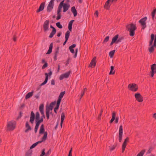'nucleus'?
I'll use <instances>...</instances> for the list:
<instances>
[{
  "mask_svg": "<svg viewBox=\"0 0 156 156\" xmlns=\"http://www.w3.org/2000/svg\"><path fill=\"white\" fill-rule=\"evenodd\" d=\"M149 45L151 47L149 48V51L151 52L153 51L154 47L156 46V34L154 36V34H151Z\"/></svg>",
  "mask_w": 156,
  "mask_h": 156,
  "instance_id": "nucleus-1",
  "label": "nucleus"
},
{
  "mask_svg": "<svg viewBox=\"0 0 156 156\" xmlns=\"http://www.w3.org/2000/svg\"><path fill=\"white\" fill-rule=\"evenodd\" d=\"M127 30L129 32V34L131 36H133L135 34V30L136 29V24L133 23L128 24L126 26Z\"/></svg>",
  "mask_w": 156,
  "mask_h": 156,
  "instance_id": "nucleus-2",
  "label": "nucleus"
},
{
  "mask_svg": "<svg viewBox=\"0 0 156 156\" xmlns=\"http://www.w3.org/2000/svg\"><path fill=\"white\" fill-rule=\"evenodd\" d=\"M40 114L39 112H37L36 114L35 121L36 122V126L34 129V131L36 133L37 131L39 126L41 123L43 121L42 119L41 120H39Z\"/></svg>",
  "mask_w": 156,
  "mask_h": 156,
  "instance_id": "nucleus-3",
  "label": "nucleus"
},
{
  "mask_svg": "<svg viewBox=\"0 0 156 156\" xmlns=\"http://www.w3.org/2000/svg\"><path fill=\"white\" fill-rule=\"evenodd\" d=\"M16 122L14 121L9 122L7 124V130L12 131L15 129L16 127Z\"/></svg>",
  "mask_w": 156,
  "mask_h": 156,
  "instance_id": "nucleus-4",
  "label": "nucleus"
},
{
  "mask_svg": "<svg viewBox=\"0 0 156 156\" xmlns=\"http://www.w3.org/2000/svg\"><path fill=\"white\" fill-rule=\"evenodd\" d=\"M47 133H45L44 134V135L43 136L41 139V141H38V142L32 144L31 146L30 147V149H32V148L35 147L38 144L40 143L43 141H45L47 137Z\"/></svg>",
  "mask_w": 156,
  "mask_h": 156,
  "instance_id": "nucleus-5",
  "label": "nucleus"
},
{
  "mask_svg": "<svg viewBox=\"0 0 156 156\" xmlns=\"http://www.w3.org/2000/svg\"><path fill=\"white\" fill-rule=\"evenodd\" d=\"M48 71L49 72L48 73H45V80L40 85V86L44 85L46 84L48 80V76L50 77L51 76L52 74V72L50 69H48Z\"/></svg>",
  "mask_w": 156,
  "mask_h": 156,
  "instance_id": "nucleus-6",
  "label": "nucleus"
},
{
  "mask_svg": "<svg viewBox=\"0 0 156 156\" xmlns=\"http://www.w3.org/2000/svg\"><path fill=\"white\" fill-rule=\"evenodd\" d=\"M119 35L117 34L115 36L112 38V42L110 44L111 45L114 43H118L119 42H120L121 41V39L119 38Z\"/></svg>",
  "mask_w": 156,
  "mask_h": 156,
  "instance_id": "nucleus-7",
  "label": "nucleus"
},
{
  "mask_svg": "<svg viewBox=\"0 0 156 156\" xmlns=\"http://www.w3.org/2000/svg\"><path fill=\"white\" fill-rule=\"evenodd\" d=\"M128 88L130 90L133 91H136L138 89L137 85L134 83L129 84Z\"/></svg>",
  "mask_w": 156,
  "mask_h": 156,
  "instance_id": "nucleus-8",
  "label": "nucleus"
},
{
  "mask_svg": "<svg viewBox=\"0 0 156 156\" xmlns=\"http://www.w3.org/2000/svg\"><path fill=\"white\" fill-rule=\"evenodd\" d=\"M49 21L46 20L45 21L43 24V27L44 32L48 31L49 30Z\"/></svg>",
  "mask_w": 156,
  "mask_h": 156,
  "instance_id": "nucleus-9",
  "label": "nucleus"
},
{
  "mask_svg": "<svg viewBox=\"0 0 156 156\" xmlns=\"http://www.w3.org/2000/svg\"><path fill=\"white\" fill-rule=\"evenodd\" d=\"M147 19V17H145L142 18L139 21V22L141 24L143 29H144L146 27V26L145 22Z\"/></svg>",
  "mask_w": 156,
  "mask_h": 156,
  "instance_id": "nucleus-10",
  "label": "nucleus"
},
{
  "mask_svg": "<svg viewBox=\"0 0 156 156\" xmlns=\"http://www.w3.org/2000/svg\"><path fill=\"white\" fill-rule=\"evenodd\" d=\"M55 0H51L49 2L47 7L48 12H50L53 8Z\"/></svg>",
  "mask_w": 156,
  "mask_h": 156,
  "instance_id": "nucleus-11",
  "label": "nucleus"
},
{
  "mask_svg": "<svg viewBox=\"0 0 156 156\" xmlns=\"http://www.w3.org/2000/svg\"><path fill=\"white\" fill-rule=\"evenodd\" d=\"M55 0H51L49 2L47 7L48 12H50L53 8Z\"/></svg>",
  "mask_w": 156,
  "mask_h": 156,
  "instance_id": "nucleus-12",
  "label": "nucleus"
},
{
  "mask_svg": "<svg viewBox=\"0 0 156 156\" xmlns=\"http://www.w3.org/2000/svg\"><path fill=\"white\" fill-rule=\"evenodd\" d=\"M123 134L122 126V125L119 126V140L121 142L122 139Z\"/></svg>",
  "mask_w": 156,
  "mask_h": 156,
  "instance_id": "nucleus-13",
  "label": "nucleus"
},
{
  "mask_svg": "<svg viewBox=\"0 0 156 156\" xmlns=\"http://www.w3.org/2000/svg\"><path fill=\"white\" fill-rule=\"evenodd\" d=\"M136 100L139 102H142L143 101V98L140 94L138 93H136L135 95Z\"/></svg>",
  "mask_w": 156,
  "mask_h": 156,
  "instance_id": "nucleus-14",
  "label": "nucleus"
},
{
  "mask_svg": "<svg viewBox=\"0 0 156 156\" xmlns=\"http://www.w3.org/2000/svg\"><path fill=\"white\" fill-rule=\"evenodd\" d=\"M70 72L69 71L61 75L59 77V79L61 80L63 79L67 78H68L70 74Z\"/></svg>",
  "mask_w": 156,
  "mask_h": 156,
  "instance_id": "nucleus-15",
  "label": "nucleus"
},
{
  "mask_svg": "<svg viewBox=\"0 0 156 156\" xmlns=\"http://www.w3.org/2000/svg\"><path fill=\"white\" fill-rule=\"evenodd\" d=\"M62 2H63V3L62 5V7H63V12H65L68 10L70 7V5L68 4L64 3V1H62Z\"/></svg>",
  "mask_w": 156,
  "mask_h": 156,
  "instance_id": "nucleus-16",
  "label": "nucleus"
},
{
  "mask_svg": "<svg viewBox=\"0 0 156 156\" xmlns=\"http://www.w3.org/2000/svg\"><path fill=\"white\" fill-rule=\"evenodd\" d=\"M96 57H94L92 59L91 62L90 63L89 67H95L96 65Z\"/></svg>",
  "mask_w": 156,
  "mask_h": 156,
  "instance_id": "nucleus-17",
  "label": "nucleus"
},
{
  "mask_svg": "<svg viewBox=\"0 0 156 156\" xmlns=\"http://www.w3.org/2000/svg\"><path fill=\"white\" fill-rule=\"evenodd\" d=\"M35 119V114L32 111L31 113L30 119V122L32 124L34 122Z\"/></svg>",
  "mask_w": 156,
  "mask_h": 156,
  "instance_id": "nucleus-18",
  "label": "nucleus"
},
{
  "mask_svg": "<svg viewBox=\"0 0 156 156\" xmlns=\"http://www.w3.org/2000/svg\"><path fill=\"white\" fill-rule=\"evenodd\" d=\"M70 32L69 31H67L65 34L66 40L63 43V45H64L66 43L69 36Z\"/></svg>",
  "mask_w": 156,
  "mask_h": 156,
  "instance_id": "nucleus-19",
  "label": "nucleus"
},
{
  "mask_svg": "<svg viewBox=\"0 0 156 156\" xmlns=\"http://www.w3.org/2000/svg\"><path fill=\"white\" fill-rule=\"evenodd\" d=\"M26 127L27 129L25 130V132L26 133H27L29 130H31V128L30 126L29 123L28 122H26Z\"/></svg>",
  "mask_w": 156,
  "mask_h": 156,
  "instance_id": "nucleus-20",
  "label": "nucleus"
},
{
  "mask_svg": "<svg viewBox=\"0 0 156 156\" xmlns=\"http://www.w3.org/2000/svg\"><path fill=\"white\" fill-rule=\"evenodd\" d=\"M110 2H112L111 0H108L106 2L105 5V8L107 9H108L110 7Z\"/></svg>",
  "mask_w": 156,
  "mask_h": 156,
  "instance_id": "nucleus-21",
  "label": "nucleus"
},
{
  "mask_svg": "<svg viewBox=\"0 0 156 156\" xmlns=\"http://www.w3.org/2000/svg\"><path fill=\"white\" fill-rule=\"evenodd\" d=\"M65 93V91L62 92L60 93L59 95L58 98L57 100V102H59L60 103L61 99L62 97H63V96L64 94Z\"/></svg>",
  "mask_w": 156,
  "mask_h": 156,
  "instance_id": "nucleus-22",
  "label": "nucleus"
},
{
  "mask_svg": "<svg viewBox=\"0 0 156 156\" xmlns=\"http://www.w3.org/2000/svg\"><path fill=\"white\" fill-rule=\"evenodd\" d=\"M45 133H47L46 132H44V126L43 124H42L39 130V133L40 134H41L44 133V134Z\"/></svg>",
  "mask_w": 156,
  "mask_h": 156,
  "instance_id": "nucleus-23",
  "label": "nucleus"
},
{
  "mask_svg": "<svg viewBox=\"0 0 156 156\" xmlns=\"http://www.w3.org/2000/svg\"><path fill=\"white\" fill-rule=\"evenodd\" d=\"M44 3H42L41 4L39 9L37 10V12H38L40 11L43 10L44 8Z\"/></svg>",
  "mask_w": 156,
  "mask_h": 156,
  "instance_id": "nucleus-24",
  "label": "nucleus"
},
{
  "mask_svg": "<svg viewBox=\"0 0 156 156\" xmlns=\"http://www.w3.org/2000/svg\"><path fill=\"white\" fill-rule=\"evenodd\" d=\"M50 153V151H49L46 153L45 152V149H43L42 151V153L40 156H48Z\"/></svg>",
  "mask_w": 156,
  "mask_h": 156,
  "instance_id": "nucleus-25",
  "label": "nucleus"
},
{
  "mask_svg": "<svg viewBox=\"0 0 156 156\" xmlns=\"http://www.w3.org/2000/svg\"><path fill=\"white\" fill-rule=\"evenodd\" d=\"M116 114V113L115 112H113L112 113V117L110 122V123H112L115 119Z\"/></svg>",
  "mask_w": 156,
  "mask_h": 156,
  "instance_id": "nucleus-26",
  "label": "nucleus"
},
{
  "mask_svg": "<svg viewBox=\"0 0 156 156\" xmlns=\"http://www.w3.org/2000/svg\"><path fill=\"white\" fill-rule=\"evenodd\" d=\"M71 11L73 13L74 16H76L77 14V12L76 10V9L75 7H73L71 8Z\"/></svg>",
  "mask_w": 156,
  "mask_h": 156,
  "instance_id": "nucleus-27",
  "label": "nucleus"
},
{
  "mask_svg": "<svg viewBox=\"0 0 156 156\" xmlns=\"http://www.w3.org/2000/svg\"><path fill=\"white\" fill-rule=\"evenodd\" d=\"M63 3V2H62L60 4L58 7V9L57 11V14H60V12L61 11V9L62 8V5Z\"/></svg>",
  "mask_w": 156,
  "mask_h": 156,
  "instance_id": "nucleus-28",
  "label": "nucleus"
},
{
  "mask_svg": "<svg viewBox=\"0 0 156 156\" xmlns=\"http://www.w3.org/2000/svg\"><path fill=\"white\" fill-rule=\"evenodd\" d=\"M53 47V44L52 43H51L50 45L49 49L48 50V51L47 53V54H50L51 53L52 51V48Z\"/></svg>",
  "mask_w": 156,
  "mask_h": 156,
  "instance_id": "nucleus-29",
  "label": "nucleus"
},
{
  "mask_svg": "<svg viewBox=\"0 0 156 156\" xmlns=\"http://www.w3.org/2000/svg\"><path fill=\"white\" fill-rule=\"evenodd\" d=\"M74 21V20H72L69 23V26H68V28H69V30L70 31H71V30H72V26L73 22Z\"/></svg>",
  "mask_w": 156,
  "mask_h": 156,
  "instance_id": "nucleus-30",
  "label": "nucleus"
},
{
  "mask_svg": "<svg viewBox=\"0 0 156 156\" xmlns=\"http://www.w3.org/2000/svg\"><path fill=\"white\" fill-rule=\"evenodd\" d=\"M115 73V71L114 70V67L113 66H112L111 67V69L109 74H113Z\"/></svg>",
  "mask_w": 156,
  "mask_h": 156,
  "instance_id": "nucleus-31",
  "label": "nucleus"
},
{
  "mask_svg": "<svg viewBox=\"0 0 156 156\" xmlns=\"http://www.w3.org/2000/svg\"><path fill=\"white\" fill-rule=\"evenodd\" d=\"M127 143L124 142L122 145V152H123L125 150V148L126 147Z\"/></svg>",
  "mask_w": 156,
  "mask_h": 156,
  "instance_id": "nucleus-32",
  "label": "nucleus"
},
{
  "mask_svg": "<svg viewBox=\"0 0 156 156\" xmlns=\"http://www.w3.org/2000/svg\"><path fill=\"white\" fill-rule=\"evenodd\" d=\"M151 71H156V64H153L151 65Z\"/></svg>",
  "mask_w": 156,
  "mask_h": 156,
  "instance_id": "nucleus-33",
  "label": "nucleus"
},
{
  "mask_svg": "<svg viewBox=\"0 0 156 156\" xmlns=\"http://www.w3.org/2000/svg\"><path fill=\"white\" fill-rule=\"evenodd\" d=\"M56 32V30L55 29H54V30H53L52 31L49 37L50 38L52 37H53V35L55 34Z\"/></svg>",
  "mask_w": 156,
  "mask_h": 156,
  "instance_id": "nucleus-34",
  "label": "nucleus"
},
{
  "mask_svg": "<svg viewBox=\"0 0 156 156\" xmlns=\"http://www.w3.org/2000/svg\"><path fill=\"white\" fill-rule=\"evenodd\" d=\"M33 94V92H29L26 95L25 98L26 99H27L30 98L31 96H32Z\"/></svg>",
  "mask_w": 156,
  "mask_h": 156,
  "instance_id": "nucleus-35",
  "label": "nucleus"
},
{
  "mask_svg": "<svg viewBox=\"0 0 156 156\" xmlns=\"http://www.w3.org/2000/svg\"><path fill=\"white\" fill-rule=\"evenodd\" d=\"M60 103L59 102H58L57 101L56 106L54 110V112L55 113H57L56 110L58 109Z\"/></svg>",
  "mask_w": 156,
  "mask_h": 156,
  "instance_id": "nucleus-36",
  "label": "nucleus"
},
{
  "mask_svg": "<svg viewBox=\"0 0 156 156\" xmlns=\"http://www.w3.org/2000/svg\"><path fill=\"white\" fill-rule=\"evenodd\" d=\"M44 106L43 104H41L40 106L39 110L41 113L42 112H44Z\"/></svg>",
  "mask_w": 156,
  "mask_h": 156,
  "instance_id": "nucleus-37",
  "label": "nucleus"
},
{
  "mask_svg": "<svg viewBox=\"0 0 156 156\" xmlns=\"http://www.w3.org/2000/svg\"><path fill=\"white\" fill-rule=\"evenodd\" d=\"M115 51V50H114L111 51L109 53V55L111 58H112L114 55V53Z\"/></svg>",
  "mask_w": 156,
  "mask_h": 156,
  "instance_id": "nucleus-38",
  "label": "nucleus"
},
{
  "mask_svg": "<svg viewBox=\"0 0 156 156\" xmlns=\"http://www.w3.org/2000/svg\"><path fill=\"white\" fill-rule=\"evenodd\" d=\"M145 152V150H144L141 151L140 153H139L136 156H143L144 154V153Z\"/></svg>",
  "mask_w": 156,
  "mask_h": 156,
  "instance_id": "nucleus-39",
  "label": "nucleus"
},
{
  "mask_svg": "<svg viewBox=\"0 0 156 156\" xmlns=\"http://www.w3.org/2000/svg\"><path fill=\"white\" fill-rule=\"evenodd\" d=\"M156 12V9H154L151 13V16L152 19H154L155 17V14Z\"/></svg>",
  "mask_w": 156,
  "mask_h": 156,
  "instance_id": "nucleus-40",
  "label": "nucleus"
},
{
  "mask_svg": "<svg viewBox=\"0 0 156 156\" xmlns=\"http://www.w3.org/2000/svg\"><path fill=\"white\" fill-rule=\"evenodd\" d=\"M65 119V114L64 113L62 112L61 114V121L63 122Z\"/></svg>",
  "mask_w": 156,
  "mask_h": 156,
  "instance_id": "nucleus-41",
  "label": "nucleus"
},
{
  "mask_svg": "<svg viewBox=\"0 0 156 156\" xmlns=\"http://www.w3.org/2000/svg\"><path fill=\"white\" fill-rule=\"evenodd\" d=\"M56 25L59 28H62V26L60 24V22H58L56 23Z\"/></svg>",
  "mask_w": 156,
  "mask_h": 156,
  "instance_id": "nucleus-42",
  "label": "nucleus"
},
{
  "mask_svg": "<svg viewBox=\"0 0 156 156\" xmlns=\"http://www.w3.org/2000/svg\"><path fill=\"white\" fill-rule=\"evenodd\" d=\"M46 114H50V113H51V111H50L49 110L48 108H46Z\"/></svg>",
  "mask_w": 156,
  "mask_h": 156,
  "instance_id": "nucleus-43",
  "label": "nucleus"
},
{
  "mask_svg": "<svg viewBox=\"0 0 156 156\" xmlns=\"http://www.w3.org/2000/svg\"><path fill=\"white\" fill-rule=\"evenodd\" d=\"M109 39V37L107 36L105 39L104 40V42L105 43L106 42H107L108 41Z\"/></svg>",
  "mask_w": 156,
  "mask_h": 156,
  "instance_id": "nucleus-44",
  "label": "nucleus"
},
{
  "mask_svg": "<svg viewBox=\"0 0 156 156\" xmlns=\"http://www.w3.org/2000/svg\"><path fill=\"white\" fill-rule=\"evenodd\" d=\"M41 113V114L42 115V116L41 117V118L40 120H41V119H42L43 120V118H44L45 117L44 114V112H42Z\"/></svg>",
  "mask_w": 156,
  "mask_h": 156,
  "instance_id": "nucleus-45",
  "label": "nucleus"
},
{
  "mask_svg": "<svg viewBox=\"0 0 156 156\" xmlns=\"http://www.w3.org/2000/svg\"><path fill=\"white\" fill-rule=\"evenodd\" d=\"M55 102H53L51 103L50 105V107H53L55 105Z\"/></svg>",
  "mask_w": 156,
  "mask_h": 156,
  "instance_id": "nucleus-46",
  "label": "nucleus"
},
{
  "mask_svg": "<svg viewBox=\"0 0 156 156\" xmlns=\"http://www.w3.org/2000/svg\"><path fill=\"white\" fill-rule=\"evenodd\" d=\"M48 66V64L46 62H45L44 65L42 67V69H44L45 67H47Z\"/></svg>",
  "mask_w": 156,
  "mask_h": 156,
  "instance_id": "nucleus-47",
  "label": "nucleus"
},
{
  "mask_svg": "<svg viewBox=\"0 0 156 156\" xmlns=\"http://www.w3.org/2000/svg\"><path fill=\"white\" fill-rule=\"evenodd\" d=\"M109 147L110 148V151H112L115 148V146L113 145L112 147H110V146H109Z\"/></svg>",
  "mask_w": 156,
  "mask_h": 156,
  "instance_id": "nucleus-48",
  "label": "nucleus"
},
{
  "mask_svg": "<svg viewBox=\"0 0 156 156\" xmlns=\"http://www.w3.org/2000/svg\"><path fill=\"white\" fill-rule=\"evenodd\" d=\"M53 107H50V106H49L48 107H47L46 108H48L49 110L51 111L52 109H53Z\"/></svg>",
  "mask_w": 156,
  "mask_h": 156,
  "instance_id": "nucleus-49",
  "label": "nucleus"
},
{
  "mask_svg": "<svg viewBox=\"0 0 156 156\" xmlns=\"http://www.w3.org/2000/svg\"><path fill=\"white\" fill-rule=\"evenodd\" d=\"M156 73V71H151V76L152 77H153L154 76V74Z\"/></svg>",
  "mask_w": 156,
  "mask_h": 156,
  "instance_id": "nucleus-50",
  "label": "nucleus"
},
{
  "mask_svg": "<svg viewBox=\"0 0 156 156\" xmlns=\"http://www.w3.org/2000/svg\"><path fill=\"white\" fill-rule=\"evenodd\" d=\"M69 49L70 50V51L72 52V53H74L75 52L74 51V49H73V48H69Z\"/></svg>",
  "mask_w": 156,
  "mask_h": 156,
  "instance_id": "nucleus-51",
  "label": "nucleus"
},
{
  "mask_svg": "<svg viewBox=\"0 0 156 156\" xmlns=\"http://www.w3.org/2000/svg\"><path fill=\"white\" fill-rule=\"evenodd\" d=\"M94 15L97 17H98V11H96L94 13Z\"/></svg>",
  "mask_w": 156,
  "mask_h": 156,
  "instance_id": "nucleus-52",
  "label": "nucleus"
},
{
  "mask_svg": "<svg viewBox=\"0 0 156 156\" xmlns=\"http://www.w3.org/2000/svg\"><path fill=\"white\" fill-rule=\"evenodd\" d=\"M57 15H58V16L57 17L56 19L57 20H58L61 18V16L60 14H57Z\"/></svg>",
  "mask_w": 156,
  "mask_h": 156,
  "instance_id": "nucleus-53",
  "label": "nucleus"
},
{
  "mask_svg": "<svg viewBox=\"0 0 156 156\" xmlns=\"http://www.w3.org/2000/svg\"><path fill=\"white\" fill-rule=\"evenodd\" d=\"M78 51V49L77 48L76 50V53L75 55H74V58H76V57L77 53Z\"/></svg>",
  "mask_w": 156,
  "mask_h": 156,
  "instance_id": "nucleus-54",
  "label": "nucleus"
},
{
  "mask_svg": "<svg viewBox=\"0 0 156 156\" xmlns=\"http://www.w3.org/2000/svg\"><path fill=\"white\" fill-rule=\"evenodd\" d=\"M76 46V45L75 44H72L69 47V48H73L75 47Z\"/></svg>",
  "mask_w": 156,
  "mask_h": 156,
  "instance_id": "nucleus-55",
  "label": "nucleus"
},
{
  "mask_svg": "<svg viewBox=\"0 0 156 156\" xmlns=\"http://www.w3.org/2000/svg\"><path fill=\"white\" fill-rule=\"evenodd\" d=\"M115 122L116 123H117L118 122V121H119V117H116V118H115Z\"/></svg>",
  "mask_w": 156,
  "mask_h": 156,
  "instance_id": "nucleus-56",
  "label": "nucleus"
},
{
  "mask_svg": "<svg viewBox=\"0 0 156 156\" xmlns=\"http://www.w3.org/2000/svg\"><path fill=\"white\" fill-rule=\"evenodd\" d=\"M58 53V51H57L56 52V54H55V56H54V59L55 60H56L57 59V55L56 54V53Z\"/></svg>",
  "mask_w": 156,
  "mask_h": 156,
  "instance_id": "nucleus-57",
  "label": "nucleus"
},
{
  "mask_svg": "<svg viewBox=\"0 0 156 156\" xmlns=\"http://www.w3.org/2000/svg\"><path fill=\"white\" fill-rule=\"evenodd\" d=\"M51 85H55V81L54 80H51Z\"/></svg>",
  "mask_w": 156,
  "mask_h": 156,
  "instance_id": "nucleus-58",
  "label": "nucleus"
},
{
  "mask_svg": "<svg viewBox=\"0 0 156 156\" xmlns=\"http://www.w3.org/2000/svg\"><path fill=\"white\" fill-rule=\"evenodd\" d=\"M129 138L128 137H127L124 140V142H126V143H127L129 141Z\"/></svg>",
  "mask_w": 156,
  "mask_h": 156,
  "instance_id": "nucleus-59",
  "label": "nucleus"
},
{
  "mask_svg": "<svg viewBox=\"0 0 156 156\" xmlns=\"http://www.w3.org/2000/svg\"><path fill=\"white\" fill-rule=\"evenodd\" d=\"M102 112H103V110H101V113L98 117V119H100V116H101V115L102 114Z\"/></svg>",
  "mask_w": 156,
  "mask_h": 156,
  "instance_id": "nucleus-60",
  "label": "nucleus"
},
{
  "mask_svg": "<svg viewBox=\"0 0 156 156\" xmlns=\"http://www.w3.org/2000/svg\"><path fill=\"white\" fill-rule=\"evenodd\" d=\"M22 113H21L20 112V115L18 116V118H17V119H19V118H20L21 117V116H22Z\"/></svg>",
  "mask_w": 156,
  "mask_h": 156,
  "instance_id": "nucleus-61",
  "label": "nucleus"
},
{
  "mask_svg": "<svg viewBox=\"0 0 156 156\" xmlns=\"http://www.w3.org/2000/svg\"><path fill=\"white\" fill-rule=\"evenodd\" d=\"M153 117L154 119H156V113H154V114H153Z\"/></svg>",
  "mask_w": 156,
  "mask_h": 156,
  "instance_id": "nucleus-62",
  "label": "nucleus"
},
{
  "mask_svg": "<svg viewBox=\"0 0 156 156\" xmlns=\"http://www.w3.org/2000/svg\"><path fill=\"white\" fill-rule=\"evenodd\" d=\"M61 34H62V33L61 32L58 33L57 34V36L58 37H60V35H61Z\"/></svg>",
  "mask_w": 156,
  "mask_h": 156,
  "instance_id": "nucleus-63",
  "label": "nucleus"
},
{
  "mask_svg": "<svg viewBox=\"0 0 156 156\" xmlns=\"http://www.w3.org/2000/svg\"><path fill=\"white\" fill-rule=\"evenodd\" d=\"M35 97L37 98H39V95L38 94H37L35 96Z\"/></svg>",
  "mask_w": 156,
  "mask_h": 156,
  "instance_id": "nucleus-64",
  "label": "nucleus"
}]
</instances>
